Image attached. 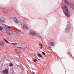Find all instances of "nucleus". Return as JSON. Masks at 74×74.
Here are the masks:
<instances>
[{"instance_id":"12","label":"nucleus","mask_w":74,"mask_h":74,"mask_svg":"<svg viewBox=\"0 0 74 74\" xmlns=\"http://www.w3.org/2000/svg\"><path fill=\"white\" fill-rule=\"evenodd\" d=\"M50 44L53 47L55 46V43L53 42H51Z\"/></svg>"},{"instance_id":"14","label":"nucleus","mask_w":74,"mask_h":74,"mask_svg":"<svg viewBox=\"0 0 74 74\" xmlns=\"http://www.w3.org/2000/svg\"><path fill=\"white\" fill-rule=\"evenodd\" d=\"M38 57H40V58H41L42 57V55L40 54H38Z\"/></svg>"},{"instance_id":"4","label":"nucleus","mask_w":74,"mask_h":74,"mask_svg":"<svg viewBox=\"0 0 74 74\" xmlns=\"http://www.w3.org/2000/svg\"><path fill=\"white\" fill-rule=\"evenodd\" d=\"M6 31L10 35H12V34L13 33V31H11V29L9 28H7L6 29Z\"/></svg>"},{"instance_id":"19","label":"nucleus","mask_w":74,"mask_h":74,"mask_svg":"<svg viewBox=\"0 0 74 74\" xmlns=\"http://www.w3.org/2000/svg\"><path fill=\"white\" fill-rule=\"evenodd\" d=\"M34 62H37V59H35L34 60Z\"/></svg>"},{"instance_id":"15","label":"nucleus","mask_w":74,"mask_h":74,"mask_svg":"<svg viewBox=\"0 0 74 74\" xmlns=\"http://www.w3.org/2000/svg\"><path fill=\"white\" fill-rule=\"evenodd\" d=\"M4 40L5 41V42H6V43H9V42H8L7 41L6 39H4Z\"/></svg>"},{"instance_id":"7","label":"nucleus","mask_w":74,"mask_h":74,"mask_svg":"<svg viewBox=\"0 0 74 74\" xmlns=\"http://www.w3.org/2000/svg\"><path fill=\"white\" fill-rule=\"evenodd\" d=\"M21 46H22L21 48H22V49L24 51H26L27 49V47H26V46L21 45Z\"/></svg>"},{"instance_id":"29","label":"nucleus","mask_w":74,"mask_h":74,"mask_svg":"<svg viewBox=\"0 0 74 74\" xmlns=\"http://www.w3.org/2000/svg\"><path fill=\"white\" fill-rule=\"evenodd\" d=\"M18 53H21L20 52H18Z\"/></svg>"},{"instance_id":"10","label":"nucleus","mask_w":74,"mask_h":74,"mask_svg":"<svg viewBox=\"0 0 74 74\" xmlns=\"http://www.w3.org/2000/svg\"><path fill=\"white\" fill-rule=\"evenodd\" d=\"M14 22H15L16 23H18V20L16 18H14Z\"/></svg>"},{"instance_id":"22","label":"nucleus","mask_w":74,"mask_h":74,"mask_svg":"<svg viewBox=\"0 0 74 74\" xmlns=\"http://www.w3.org/2000/svg\"><path fill=\"white\" fill-rule=\"evenodd\" d=\"M39 45L40 46V47H42V45L40 43L39 44Z\"/></svg>"},{"instance_id":"13","label":"nucleus","mask_w":74,"mask_h":74,"mask_svg":"<svg viewBox=\"0 0 74 74\" xmlns=\"http://www.w3.org/2000/svg\"><path fill=\"white\" fill-rule=\"evenodd\" d=\"M12 44H14V45H20V44H19V43H12Z\"/></svg>"},{"instance_id":"24","label":"nucleus","mask_w":74,"mask_h":74,"mask_svg":"<svg viewBox=\"0 0 74 74\" xmlns=\"http://www.w3.org/2000/svg\"><path fill=\"white\" fill-rule=\"evenodd\" d=\"M17 14H18V15H19V14L17 12H16Z\"/></svg>"},{"instance_id":"26","label":"nucleus","mask_w":74,"mask_h":74,"mask_svg":"<svg viewBox=\"0 0 74 74\" xmlns=\"http://www.w3.org/2000/svg\"><path fill=\"white\" fill-rule=\"evenodd\" d=\"M68 53V54H69V55H70V54H71V53Z\"/></svg>"},{"instance_id":"2","label":"nucleus","mask_w":74,"mask_h":74,"mask_svg":"<svg viewBox=\"0 0 74 74\" xmlns=\"http://www.w3.org/2000/svg\"><path fill=\"white\" fill-rule=\"evenodd\" d=\"M71 25V22L69 21L68 22V24L66 26L65 29V32L67 33H69L71 30V25Z\"/></svg>"},{"instance_id":"17","label":"nucleus","mask_w":74,"mask_h":74,"mask_svg":"<svg viewBox=\"0 0 74 74\" xmlns=\"http://www.w3.org/2000/svg\"><path fill=\"white\" fill-rule=\"evenodd\" d=\"M10 66H11V67H12V66H13L14 65H13V64L12 63H10Z\"/></svg>"},{"instance_id":"18","label":"nucleus","mask_w":74,"mask_h":74,"mask_svg":"<svg viewBox=\"0 0 74 74\" xmlns=\"http://www.w3.org/2000/svg\"><path fill=\"white\" fill-rule=\"evenodd\" d=\"M8 28L7 29H12V27H11L10 26H8L7 27Z\"/></svg>"},{"instance_id":"16","label":"nucleus","mask_w":74,"mask_h":74,"mask_svg":"<svg viewBox=\"0 0 74 74\" xmlns=\"http://www.w3.org/2000/svg\"><path fill=\"white\" fill-rule=\"evenodd\" d=\"M3 27H2L1 26H0V30H1H1H3Z\"/></svg>"},{"instance_id":"20","label":"nucleus","mask_w":74,"mask_h":74,"mask_svg":"<svg viewBox=\"0 0 74 74\" xmlns=\"http://www.w3.org/2000/svg\"><path fill=\"white\" fill-rule=\"evenodd\" d=\"M4 13H5V14H8V12H7L6 11H4L3 12Z\"/></svg>"},{"instance_id":"6","label":"nucleus","mask_w":74,"mask_h":74,"mask_svg":"<svg viewBox=\"0 0 74 74\" xmlns=\"http://www.w3.org/2000/svg\"><path fill=\"white\" fill-rule=\"evenodd\" d=\"M0 22L1 25H5V19L4 18L0 19Z\"/></svg>"},{"instance_id":"1","label":"nucleus","mask_w":74,"mask_h":74,"mask_svg":"<svg viewBox=\"0 0 74 74\" xmlns=\"http://www.w3.org/2000/svg\"><path fill=\"white\" fill-rule=\"evenodd\" d=\"M64 9H63V11L65 16H67L68 18H69L70 16V14L69 12V9L68 8L66 5H64Z\"/></svg>"},{"instance_id":"21","label":"nucleus","mask_w":74,"mask_h":74,"mask_svg":"<svg viewBox=\"0 0 74 74\" xmlns=\"http://www.w3.org/2000/svg\"><path fill=\"white\" fill-rule=\"evenodd\" d=\"M42 55H45V53H44V52H42Z\"/></svg>"},{"instance_id":"3","label":"nucleus","mask_w":74,"mask_h":74,"mask_svg":"<svg viewBox=\"0 0 74 74\" xmlns=\"http://www.w3.org/2000/svg\"><path fill=\"white\" fill-rule=\"evenodd\" d=\"M64 2L69 7L71 8L72 9H74V5L73 2H68L67 0H64Z\"/></svg>"},{"instance_id":"27","label":"nucleus","mask_w":74,"mask_h":74,"mask_svg":"<svg viewBox=\"0 0 74 74\" xmlns=\"http://www.w3.org/2000/svg\"><path fill=\"white\" fill-rule=\"evenodd\" d=\"M42 47H40V49H42Z\"/></svg>"},{"instance_id":"23","label":"nucleus","mask_w":74,"mask_h":74,"mask_svg":"<svg viewBox=\"0 0 74 74\" xmlns=\"http://www.w3.org/2000/svg\"><path fill=\"white\" fill-rule=\"evenodd\" d=\"M21 69H22V70L23 69V67H22H22L21 66Z\"/></svg>"},{"instance_id":"9","label":"nucleus","mask_w":74,"mask_h":74,"mask_svg":"<svg viewBox=\"0 0 74 74\" xmlns=\"http://www.w3.org/2000/svg\"><path fill=\"white\" fill-rule=\"evenodd\" d=\"M23 27L24 29H27V30L29 28L26 25L24 24L23 25Z\"/></svg>"},{"instance_id":"5","label":"nucleus","mask_w":74,"mask_h":74,"mask_svg":"<svg viewBox=\"0 0 74 74\" xmlns=\"http://www.w3.org/2000/svg\"><path fill=\"white\" fill-rule=\"evenodd\" d=\"M30 34L31 35H32V36H36L37 35V33L34 31L33 30H30L29 32Z\"/></svg>"},{"instance_id":"28","label":"nucleus","mask_w":74,"mask_h":74,"mask_svg":"<svg viewBox=\"0 0 74 74\" xmlns=\"http://www.w3.org/2000/svg\"><path fill=\"white\" fill-rule=\"evenodd\" d=\"M37 58L38 59V60H40V59H38V58L37 57Z\"/></svg>"},{"instance_id":"8","label":"nucleus","mask_w":74,"mask_h":74,"mask_svg":"<svg viewBox=\"0 0 74 74\" xmlns=\"http://www.w3.org/2000/svg\"><path fill=\"white\" fill-rule=\"evenodd\" d=\"M2 73L4 74H8V69H6L5 70H3L2 71Z\"/></svg>"},{"instance_id":"11","label":"nucleus","mask_w":74,"mask_h":74,"mask_svg":"<svg viewBox=\"0 0 74 74\" xmlns=\"http://www.w3.org/2000/svg\"><path fill=\"white\" fill-rule=\"evenodd\" d=\"M0 45H1V46H4V43H3V42H1L0 41Z\"/></svg>"},{"instance_id":"30","label":"nucleus","mask_w":74,"mask_h":74,"mask_svg":"<svg viewBox=\"0 0 74 74\" xmlns=\"http://www.w3.org/2000/svg\"><path fill=\"white\" fill-rule=\"evenodd\" d=\"M17 66H18V65H17Z\"/></svg>"},{"instance_id":"25","label":"nucleus","mask_w":74,"mask_h":74,"mask_svg":"<svg viewBox=\"0 0 74 74\" xmlns=\"http://www.w3.org/2000/svg\"><path fill=\"white\" fill-rule=\"evenodd\" d=\"M32 74H36L34 72H32Z\"/></svg>"}]
</instances>
